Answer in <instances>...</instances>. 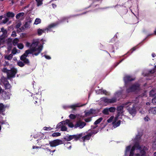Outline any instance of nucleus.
Returning a JSON list of instances; mask_svg holds the SVG:
<instances>
[{
    "mask_svg": "<svg viewBox=\"0 0 156 156\" xmlns=\"http://www.w3.org/2000/svg\"><path fill=\"white\" fill-rule=\"evenodd\" d=\"M38 44L37 41H34L30 45V49L26 51L20 57V59L26 64H29V61L26 58L29 54H33V55H37L41 51L43 46L41 45L37 46Z\"/></svg>",
    "mask_w": 156,
    "mask_h": 156,
    "instance_id": "nucleus-1",
    "label": "nucleus"
},
{
    "mask_svg": "<svg viewBox=\"0 0 156 156\" xmlns=\"http://www.w3.org/2000/svg\"><path fill=\"white\" fill-rule=\"evenodd\" d=\"M137 147L136 149L137 153L136 155L138 156L144 155L145 153V151L147 150V147H144L143 148H140L138 144H135L133 146L131 149L129 156H133L134 154L133 151L135 150V148Z\"/></svg>",
    "mask_w": 156,
    "mask_h": 156,
    "instance_id": "nucleus-2",
    "label": "nucleus"
},
{
    "mask_svg": "<svg viewBox=\"0 0 156 156\" xmlns=\"http://www.w3.org/2000/svg\"><path fill=\"white\" fill-rule=\"evenodd\" d=\"M62 143V141L59 140H56L49 142V144L51 147H55Z\"/></svg>",
    "mask_w": 156,
    "mask_h": 156,
    "instance_id": "nucleus-3",
    "label": "nucleus"
},
{
    "mask_svg": "<svg viewBox=\"0 0 156 156\" xmlns=\"http://www.w3.org/2000/svg\"><path fill=\"white\" fill-rule=\"evenodd\" d=\"M131 104L132 103L130 102H126L123 104L122 106L118 107L117 108V110L118 111H119V113L120 112L122 113V110L123 107H129V105H128L129 104L131 105Z\"/></svg>",
    "mask_w": 156,
    "mask_h": 156,
    "instance_id": "nucleus-4",
    "label": "nucleus"
},
{
    "mask_svg": "<svg viewBox=\"0 0 156 156\" xmlns=\"http://www.w3.org/2000/svg\"><path fill=\"white\" fill-rule=\"evenodd\" d=\"M16 72L17 69L14 68H13L8 71V76L9 77H13L14 76Z\"/></svg>",
    "mask_w": 156,
    "mask_h": 156,
    "instance_id": "nucleus-5",
    "label": "nucleus"
},
{
    "mask_svg": "<svg viewBox=\"0 0 156 156\" xmlns=\"http://www.w3.org/2000/svg\"><path fill=\"white\" fill-rule=\"evenodd\" d=\"M86 125V123L79 120L76 122V124L74 126V127L76 128L79 127L81 129L83 128Z\"/></svg>",
    "mask_w": 156,
    "mask_h": 156,
    "instance_id": "nucleus-6",
    "label": "nucleus"
},
{
    "mask_svg": "<svg viewBox=\"0 0 156 156\" xmlns=\"http://www.w3.org/2000/svg\"><path fill=\"white\" fill-rule=\"evenodd\" d=\"M130 102L132 103L131 104V105L128 104V105H129V106L131 105V107L128 108L127 109L130 113L132 115L135 113L136 111L134 106V103L132 102Z\"/></svg>",
    "mask_w": 156,
    "mask_h": 156,
    "instance_id": "nucleus-7",
    "label": "nucleus"
},
{
    "mask_svg": "<svg viewBox=\"0 0 156 156\" xmlns=\"http://www.w3.org/2000/svg\"><path fill=\"white\" fill-rule=\"evenodd\" d=\"M105 102L108 103H112L115 102L116 101V98H113L111 99H108L105 98L103 100Z\"/></svg>",
    "mask_w": 156,
    "mask_h": 156,
    "instance_id": "nucleus-8",
    "label": "nucleus"
},
{
    "mask_svg": "<svg viewBox=\"0 0 156 156\" xmlns=\"http://www.w3.org/2000/svg\"><path fill=\"white\" fill-rule=\"evenodd\" d=\"M139 86L138 85H133L130 88L127 90V91L128 92L133 91L138 89Z\"/></svg>",
    "mask_w": 156,
    "mask_h": 156,
    "instance_id": "nucleus-9",
    "label": "nucleus"
},
{
    "mask_svg": "<svg viewBox=\"0 0 156 156\" xmlns=\"http://www.w3.org/2000/svg\"><path fill=\"white\" fill-rule=\"evenodd\" d=\"M63 122H62L59 123L57 126V127L60 128L61 127V130L62 131H66L67 128L64 126L62 125Z\"/></svg>",
    "mask_w": 156,
    "mask_h": 156,
    "instance_id": "nucleus-10",
    "label": "nucleus"
},
{
    "mask_svg": "<svg viewBox=\"0 0 156 156\" xmlns=\"http://www.w3.org/2000/svg\"><path fill=\"white\" fill-rule=\"evenodd\" d=\"M2 97L4 99H8L10 98L9 96L8 95L6 92L4 90L3 91V92H2Z\"/></svg>",
    "mask_w": 156,
    "mask_h": 156,
    "instance_id": "nucleus-11",
    "label": "nucleus"
},
{
    "mask_svg": "<svg viewBox=\"0 0 156 156\" xmlns=\"http://www.w3.org/2000/svg\"><path fill=\"white\" fill-rule=\"evenodd\" d=\"M1 32L3 33L2 36L0 38H2V39L6 37V34L7 33V31L3 27L1 29Z\"/></svg>",
    "mask_w": 156,
    "mask_h": 156,
    "instance_id": "nucleus-12",
    "label": "nucleus"
},
{
    "mask_svg": "<svg viewBox=\"0 0 156 156\" xmlns=\"http://www.w3.org/2000/svg\"><path fill=\"white\" fill-rule=\"evenodd\" d=\"M6 16L8 18H12L14 16L15 14L12 12H9L6 13Z\"/></svg>",
    "mask_w": 156,
    "mask_h": 156,
    "instance_id": "nucleus-13",
    "label": "nucleus"
},
{
    "mask_svg": "<svg viewBox=\"0 0 156 156\" xmlns=\"http://www.w3.org/2000/svg\"><path fill=\"white\" fill-rule=\"evenodd\" d=\"M149 112L150 113L156 114V107L150 109L149 110Z\"/></svg>",
    "mask_w": 156,
    "mask_h": 156,
    "instance_id": "nucleus-14",
    "label": "nucleus"
},
{
    "mask_svg": "<svg viewBox=\"0 0 156 156\" xmlns=\"http://www.w3.org/2000/svg\"><path fill=\"white\" fill-rule=\"evenodd\" d=\"M58 24L57 23H52L49 25L47 28L48 30H49L51 28H53L56 26Z\"/></svg>",
    "mask_w": 156,
    "mask_h": 156,
    "instance_id": "nucleus-15",
    "label": "nucleus"
},
{
    "mask_svg": "<svg viewBox=\"0 0 156 156\" xmlns=\"http://www.w3.org/2000/svg\"><path fill=\"white\" fill-rule=\"evenodd\" d=\"M91 137L90 135L89 134V133L86 136L83 137L82 138L83 140V141H85L86 140H88L90 139Z\"/></svg>",
    "mask_w": 156,
    "mask_h": 156,
    "instance_id": "nucleus-16",
    "label": "nucleus"
},
{
    "mask_svg": "<svg viewBox=\"0 0 156 156\" xmlns=\"http://www.w3.org/2000/svg\"><path fill=\"white\" fill-rule=\"evenodd\" d=\"M124 79L126 81H132L134 80V79H132L131 77L129 76H126L124 78Z\"/></svg>",
    "mask_w": 156,
    "mask_h": 156,
    "instance_id": "nucleus-17",
    "label": "nucleus"
},
{
    "mask_svg": "<svg viewBox=\"0 0 156 156\" xmlns=\"http://www.w3.org/2000/svg\"><path fill=\"white\" fill-rule=\"evenodd\" d=\"M4 85L5 89H10L11 87V86L9 82H7L6 83H5Z\"/></svg>",
    "mask_w": 156,
    "mask_h": 156,
    "instance_id": "nucleus-18",
    "label": "nucleus"
},
{
    "mask_svg": "<svg viewBox=\"0 0 156 156\" xmlns=\"http://www.w3.org/2000/svg\"><path fill=\"white\" fill-rule=\"evenodd\" d=\"M13 57V55L11 54L8 55H5V58L7 60H10Z\"/></svg>",
    "mask_w": 156,
    "mask_h": 156,
    "instance_id": "nucleus-19",
    "label": "nucleus"
},
{
    "mask_svg": "<svg viewBox=\"0 0 156 156\" xmlns=\"http://www.w3.org/2000/svg\"><path fill=\"white\" fill-rule=\"evenodd\" d=\"M80 106L79 105V104H76L75 105H71L69 106V107L70 108H72L73 110H75L76 108V107H79Z\"/></svg>",
    "mask_w": 156,
    "mask_h": 156,
    "instance_id": "nucleus-20",
    "label": "nucleus"
},
{
    "mask_svg": "<svg viewBox=\"0 0 156 156\" xmlns=\"http://www.w3.org/2000/svg\"><path fill=\"white\" fill-rule=\"evenodd\" d=\"M66 123L68 124V126L71 127H73V125L71 122H70L69 120H66Z\"/></svg>",
    "mask_w": 156,
    "mask_h": 156,
    "instance_id": "nucleus-21",
    "label": "nucleus"
},
{
    "mask_svg": "<svg viewBox=\"0 0 156 156\" xmlns=\"http://www.w3.org/2000/svg\"><path fill=\"white\" fill-rule=\"evenodd\" d=\"M5 106L2 103L0 104V111L3 112L5 110Z\"/></svg>",
    "mask_w": 156,
    "mask_h": 156,
    "instance_id": "nucleus-22",
    "label": "nucleus"
},
{
    "mask_svg": "<svg viewBox=\"0 0 156 156\" xmlns=\"http://www.w3.org/2000/svg\"><path fill=\"white\" fill-rule=\"evenodd\" d=\"M19 41L18 39L16 38L13 40L12 41V43L15 46L17 45Z\"/></svg>",
    "mask_w": 156,
    "mask_h": 156,
    "instance_id": "nucleus-23",
    "label": "nucleus"
},
{
    "mask_svg": "<svg viewBox=\"0 0 156 156\" xmlns=\"http://www.w3.org/2000/svg\"><path fill=\"white\" fill-rule=\"evenodd\" d=\"M109 109L108 108H105L104 109L103 111V113L105 115L109 114Z\"/></svg>",
    "mask_w": 156,
    "mask_h": 156,
    "instance_id": "nucleus-24",
    "label": "nucleus"
},
{
    "mask_svg": "<svg viewBox=\"0 0 156 156\" xmlns=\"http://www.w3.org/2000/svg\"><path fill=\"white\" fill-rule=\"evenodd\" d=\"M102 118L101 117L97 119L94 123V124L97 125L100 123L102 120Z\"/></svg>",
    "mask_w": 156,
    "mask_h": 156,
    "instance_id": "nucleus-25",
    "label": "nucleus"
},
{
    "mask_svg": "<svg viewBox=\"0 0 156 156\" xmlns=\"http://www.w3.org/2000/svg\"><path fill=\"white\" fill-rule=\"evenodd\" d=\"M41 20L39 18H37L35 20L34 24L36 25H37L41 22Z\"/></svg>",
    "mask_w": 156,
    "mask_h": 156,
    "instance_id": "nucleus-26",
    "label": "nucleus"
},
{
    "mask_svg": "<svg viewBox=\"0 0 156 156\" xmlns=\"http://www.w3.org/2000/svg\"><path fill=\"white\" fill-rule=\"evenodd\" d=\"M120 124V120L118 121L117 122H115L114 124H113L114 127L115 128L119 126Z\"/></svg>",
    "mask_w": 156,
    "mask_h": 156,
    "instance_id": "nucleus-27",
    "label": "nucleus"
},
{
    "mask_svg": "<svg viewBox=\"0 0 156 156\" xmlns=\"http://www.w3.org/2000/svg\"><path fill=\"white\" fill-rule=\"evenodd\" d=\"M82 136V134H80L78 135H73L74 139H75L76 140H77L79 139Z\"/></svg>",
    "mask_w": 156,
    "mask_h": 156,
    "instance_id": "nucleus-28",
    "label": "nucleus"
},
{
    "mask_svg": "<svg viewBox=\"0 0 156 156\" xmlns=\"http://www.w3.org/2000/svg\"><path fill=\"white\" fill-rule=\"evenodd\" d=\"M17 64L19 66L21 67H23L24 66L23 63L21 61L18 62Z\"/></svg>",
    "mask_w": 156,
    "mask_h": 156,
    "instance_id": "nucleus-29",
    "label": "nucleus"
},
{
    "mask_svg": "<svg viewBox=\"0 0 156 156\" xmlns=\"http://www.w3.org/2000/svg\"><path fill=\"white\" fill-rule=\"evenodd\" d=\"M61 133H55L52 134V136L53 137H56L60 136Z\"/></svg>",
    "mask_w": 156,
    "mask_h": 156,
    "instance_id": "nucleus-30",
    "label": "nucleus"
},
{
    "mask_svg": "<svg viewBox=\"0 0 156 156\" xmlns=\"http://www.w3.org/2000/svg\"><path fill=\"white\" fill-rule=\"evenodd\" d=\"M109 111L111 112H113L115 111L116 108L114 107H111L108 108Z\"/></svg>",
    "mask_w": 156,
    "mask_h": 156,
    "instance_id": "nucleus-31",
    "label": "nucleus"
},
{
    "mask_svg": "<svg viewBox=\"0 0 156 156\" xmlns=\"http://www.w3.org/2000/svg\"><path fill=\"white\" fill-rule=\"evenodd\" d=\"M23 13H20L17 14L16 16V19H19L21 16H23Z\"/></svg>",
    "mask_w": 156,
    "mask_h": 156,
    "instance_id": "nucleus-32",
    "label": "nucleus"
},
{
    "mask_svg": "<svg viewBox=\"0 0 156 156\" xmlns=\"http://www.w3.org/2000/svg\"><path fill=\"white\" fill-rule=\"evenodd\" d=\"M36 1L37 2V6H39V5L42 4V0H36Z\"/></svg>",
    "mask_w": 156,
    "mask_h": 156,
    "instance_id": "nucleus-33",
    "label": "nucleus"
},
{
    "mask_svg": "<svg viewBox=\"0 0 156 156\" xmlns=\"http://www.w3.org/2000/svg\"><path fill=\"white\" fill-rule=\"evenodd\" d=\"M2 82H3V83L4 84H5V83H6L7 82H9L7 81V79L6 78H4V77H3V78H2Z\"/></svg>",
    "mask_w": 156,
    "mask_h": 156,
    "instance_id": "nucleus-34",
    "label": "nucleus"
},
{
    "mask_svg": "<svg viewBox=\"0 0 156 156\" xmlns=\"http://www.w3.org/2000/svg\"><path fill=\"white\" fill-rule=\"evenodd\" d=\"M9 19L8 18H6L4 20H2V23L5 24L7 22H8L9 21Z\"/></svg>",
    "mask_w": 156,
    "mask_h": 156,
    "instance_id": "nucleus-35",
    "label": "nucleus"
},
{
    "mask_svg": "<svg viewBox=\"0 0 156 156\" xmlns=\"http://www.w3.org/2000/svg\"><path fill=\"white\" fill-rule=\"evenodd\" d=\"M18 48L20 49H22L23 48L24 46L22 43H20L17 45Z\"/></svg>",
    "mask_w": 156,
    "mask_h": 156,
    "instance_id": "nucleus-36",
    "label": "nucleus"
},
{
    "mask_svg": "<svg viewBox=\"0 0 156 156\" xmlns=\"http://www.w3.org/2000/svg\"><path fill=\"white\" fill-rule=\"evenodd\" d=\"M154 98L152 99V102L154 104H156V94L154 95Z\"/></svg>",
    "mask_w": 156,
    "mask_h": 156,
    "instance_id": "nucleus-37",
    "label": "nucleus"
},
{
    "mask_svg": "<svg viewBox=\"0 0 156 156\" xmlns=\"http://www.w3.org/2000/svg\"><path fill=\"white\" fill-rule=\"evenodd\" d=\"M17 52V49L16 48H14L12 51V53L13 54H15Z\"/></svg>",
    "mask_w": 156,
    "mask_h": 156,
    "instance_id": "nucleus-38",
    "label": "nucleus"
},
{
    "mask_svg": "<svg viewBox=\"0 0 156 156\" xmlns=\"http://www.w3.org/2000/svg\"><path fill=\"white\" fill-rule=\"evenodd\" d=\"M69 117L70 118L72 119H74L76 118V116L75 115L73 114H71L69 115Z\"/></svg>",
    "mask_w": 156,
    "mask_h": 156,
    "instance_id": "nucleus-39",
    "label": "nucleus"
},
{
    "mask_svg": "<svg viewBox=\"0 0 156 156\" xmlns=\"http://www.w3.org/2000/svg\"><path fill=\"white\" fill-rule=\"evenodd\" d=\"M114 119V117L113 116H111V117L108 120L107 122L108 123H110Z\"/></svg>",
    "mask_w": 156,
    "mask_h": 156,
    "instance_id": "nucleus-40",
    "label": "nucleus"
},
{
    "mask_svg": "<svg viewBox=\"0 0 156 156\" xmlns=\"http://www.w3.org/2000/svg\"><path fill=\"white\" fill-rule=\"evenodd\" d=\"M44 31L42 30H38V34L39 35H41L43 33H44Z\"/></svg>",
    "mask_w": 156,
    "mask_h": 156,
    "instance_id": "nucleus-41",
    "label": "nucleus"
},
{
    "mask_svg": "<svg viewBox=\"0 0 156 156\" xmlns=\"http://www.w3.org/2000/svg\"><path fill=\"white\" fill-rule=\"evenodd\" d=\"M74 139L73 135L72 136H69V137H68V138L67 139V141H70L71 140Z\"/></svg>",
    "mask_w": 156,
    "mask_h": 156,
    "instance_id": "nucleus-42",
    "label": "nucleus"
},
{
    "mask_svg": "<svg viewBox=\"0 0 156 156\" xmlns=\"http://www.w3.org/2000/svg\"><path fill=\"white\" fill-rule=\"evenodd\" d=\"M11 36L12 37H15L16 36V32L14 31L12 32V34H11Z\"/></svg>",
    "mask_w": 156,
    "mask_h": 156,
    "instance_id": "nucleus-43",
    "label": "nucleus"
},
{
    "mask_svg": "<svg viewBox=\"0 0 156 156\" xmlns=\"http://www.w3.org/2000/svg\"><path fill=\"white\" fill-rule=\"evenodd\" d=\"M156 70V66H155V68H154L153 69L151 70L150 71V73L152 74L155 72V70Z\"/></svg>",
    "mask_w": 156,
    "mask_h": 156,
    "instance_id": "nucleus-44",
    "label": "nucleus"
},
{
    "mask_svg": "<svg viewBox=\"0 0 156 156\" xmlns=\"http://www.w3.org/2000/svg\"><path fill=\"white\" fill-rule=\"evenodd\" d=\"M144 119L145 121L147 122L150 120V119L147 116H146L144 118Z\"/></svg>",
    "mask_w": 156,
    "mask_h": 156,
    "instance_id": "nucleus-45",
    "label": "nucleus"
},
{
    "mask_svg": "<svg viewBox=\"0 0 156 156\" xmlns=\"http://www.w3.org/2000/svg\"><path fill=\"white\" fill-rule=\"evenodd\" d=\"M2 72H6L7 73H8V72L9 70H8L7 69L5 68H4L3 69H2Z\"/></svg>",
    "mask_w": 156,
    "mask_h": 156,
    "instance_id": "nucleus-46",
    "label": "nucleus"
},
{
    "mask_svg": "<svg viewBox=\"0 0 156 156\" xmlns=\"http://www.w3.org/2000/svg\"><path fill=\"white\" fill-rule=\"evenodd\" d=\"M154 94V90H152L150 92V95L151 96H152Z\"/></svg>",
    "mask_w": 156,
    "mask_h": 156,
    "instance_id": "nucleus-47",
    "label": "nucleus"
},
{
    "mask_svg": "<svg viewBox=\"0 0 156 156\" xmlns=\"http://www.w3.org/2000/svg\"><path fill=\"white\" fill-rule=\"evenodd\" d=\"M98 131H93L90 133L89 134L90 135V136H91V135H92L93 134H96L98 133Z\"/></svg>",
    "mask_w": 156,
    "mask_h": 156,
    "instance_id": "nucleus-48",
    "label": "nucleus"
},
{
    "mask_svg": "<svg viewBox=\"0 0 156 156\" xmlns=\"http://www.w3.org/2000/svg\"><path fill=\"white\" fill-rule=\"evenodd\" d=\"M118 120V117H116L113 120V122H112V124H114L115 123V122H116V121Z\"/></svg>",
    "mask_w": 156,
    "mask_h": 156,
    "instance_id": "nucleus-49",
    "label": "nucleus"
},
{
    "mask_svg": "<svg viewBox=\"0 0 156 156\" xmlns=\"http://www.w3.org/2000/svg\"><path fill=\"white\" fill-rule=\"evenodd\" d=\"M44 129L45 130H50L51 129L50 127H44Z\"/></svg>",
    "mask_w": 156,
    "mask_h": 156,
    "instance_id": "nucleus-50",
    "label": "nucleus"
},
{
    "mask_svg": "<svg viewBox=\"0 0 156 156\" xmlns=\"http://www.w3.org/2000/svg\"><path fill=\"white\" fill-rule=\"evenodd\" d=\"M130 148V146H128L126 148V152L129 151Z\"/></svg>",
    "mask_w": 156,
    "mask_h": 156,
    "instance_id": "nucleus-51",
    "label": "nucleus"
},
{
    "mask_svg": "<svg viewBox=\"0 0 156 156\" xmlns=\"http://www.w3.org/2000/svg\"><path fill=\"white\" fill-rule=\"evenodd\" d=\"M21 26V23H18L16 26V28H19Z\"/></svg>",
    "mask_w": 156,
    "mask_h": 156,
    "instance_id": "nucleus-52",
    "label": "nucleus"
},
{
    "mask_svg": "<svg viewBox=\"0 0 156 156\" xmlns=\"http://www.w3.org/2000/svg\"><path fill=\"white\" fill-rule=\"evenodd\" d=\"M91 113V112H86V116H89L90 115V114Z\"/></svg>",
    "mask_w": 156,
    "mask_h": 156,
    "instance_id": "nucleus-53",
    "label": "nucleus"
},
{
    "mask_svg": "<svg viewBox=\"0 0 156 156\" xmlns=\"http://www.w3.org/2000/svg\"><path fill=\"white\" fill-rule=\"evenodd\" d=\"M85 121L86 122H88L90 121V119H85Z\"/></svg>",
    "mask_w": 156,
    "mask_h": 156,
    "instance_id": "nucleus-54",
    "label": "nucleus"
},
{
    "mask_svg": "<svg viewBox=\"0 0 156 156\" xmlns=\"http://www.w3.org/2000/svg\"><path fill=\"white\" fill-rule=\"evenodd\" d=\"M45 57L46 58L48 59H50L51 58V57L49 56L45 55Z\"/></svg>",
    "mask_w": 156,
    "mask_h": 156,
    "instance_id": "nucleus-55",
    "label": "nucleus"
},
{
    "mask_svg": "<svg viewBox=\"0 0 156 156\" xmlns=\"http://www.w3.org/2000/svg\"><path fill=\"white\" fill-rule=\"evenodd\" d=\"M3 91H4V90L2 89V87H0V94L1 92L2 93V92H3Z\"/></svg>",
    "mask_w": 156,
    "mask_h": 156,
    "instance_id": "nucleus-56",
    "label": "nucleus"
},
{
    "mask_svg": "<svg viewBox=\"0 0 156 156\" xmlns=\"http://www.w3.org/2000/svg\"><path fill=\"white\" fill-rule=\"evenodd\" d=\"M9 63L8 62H5V64L4 65V66H6V65H9Z\"/></svg>",
    "mask_w": 156,
    "mask_h": 156,
    "instance_id": "nucleus-57",
    "label": "nucleus"
},
{
    "mask_svg": "<svg viewBox=\"0 0 156 156\" xmlns=\"http://www.w3.org/2000/svg\"><path fill=\"white\" fill-rule=\"evenodd\" d=\"M39 147L37 146H33V149H35V148H38Z\"/></svg>",
    "mask_w": 156,
    "mask_h": 156,
    "instance_id": "nucleus-58",
    "label": "nucleus"
},
{
    "mask_svg": "<svg viewBox=\"0 0 156 156\" xmlns=\"http://www.w3.org/2000/svg\"><path fill=\"white\" fill-rule=\"evenodd\" d=\"M12 41V39L11 38H9L8 39V42H11Z\"/></svg>",
    "mask_w": 156,
    "mask_h": 156,
    "instance_id": "nucleus-59",
    "label": "nucleus"
},
{
    "mask_svg": "<svg viewBox=\"0 0 156 156\" xmlns=\"http://www.w3.org/2000/svg\"><path fill=\"white\" fill-rule=\"evenodd\" d=\"M52 6L53 7V8H55V7H56V5L54 4H52Z\"/></svg>",
    "mask_w": 156,
    "mask_h": 156,
    "instance_id": "nucleus-60",
    "label": "nucleus"
},
{
    "mask_svg": "<svg viewBox=\"0 0 156 156\" xmlns=\"http://www.w3.org/2000/svg\"><path fill=\"white\" fill-rule=\"evenodd\" d=\"M30 45V44L28 42H27L26 43V46H27L29 47Z\"/></svg>",
    "mask_w": 156,
    "mask_h": 156,
    "instance_id": "nucleus-61",
    "label": "nucleus"
},
{
    "mask_svg": "<svg viewBox=\"0 0 156 156\" xmlns=\"http://www.w3.org/2000/svg\"><path fill=\"white\" fill-rule=\"evenodd\" d=\"M103 93L106 95L107 94V92L106 91L104 90L103 91Z\"/></svg>",
    "mask_w": 156,
    "mask_h": 156,
    "instance_id": "nucleus-62",
    "label": "nucleus"
},
{
    "mask_svg": "<svg viewBox=\"0 0 156 156\" xmlns=\"http://www.w3.org/2000/svg\"><path fill=\"white\" fill-rule=\"evenodd\" d=\"M27 23H26L25 26V27H28V26H27Z\"/></svg>",
    "mask_w": 156,
    "mask_h": 156,
    "instance_id": "nucleus-63",
    "label": "nucleus"
},
{
    "mask_svg": "<svg viewBox=\"0 0 156 156\" xmlns=\"http://www.w3.org/2000/svg\"><path fill=\"white\" fill-rule=\"evenodd\" d=\"M146 105H150V103L149 102H147L146 103Z\"/></svg>",
    "mask_w": 156,
    "mask_h": 156,
    "instance_id": "nucleus-64",
    "label": "nucleus"
}]
</instances>
